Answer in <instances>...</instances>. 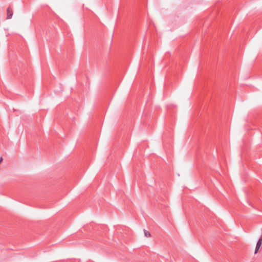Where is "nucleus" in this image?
Masks as SVG:
<instances>
[{
    "mask_svg": "<svg viewBox=\"0 0 262 262\" xmlns=\"http://www.w3.org/2000/svg\"><path fill=\"white\" fill-rule=\"evenodd\" d=\"M13 12L12 9L10 7H8L7 9V19H11L13 16Z\"/></svg>",
    "mask_w": 262,
    "mask_h": 262,
    "instance_id": "1",
    "label": "nucleus"
},
{
    "mask_svg": "<svg viewBox=\"0 0 262 262\" xmlns=\"http://www.w3.org/2000/svg\"><path fill=\"white\" fill-rule=\"evenodd\" d=\"M261 244H262V237H261L257 242V243L256 246V248H255V253H256L257 252L258 250L260 248Z\"/></svg>",
    "mask_w": 262,
    "mask_h": 262,
    "instance_id": "2",
    "label": "nucleus"
},
{
    "mask_svg": "<svg viewBox=\"0 0 262 262\" xmlns=\"http://www.w3.org/2000/svg\"><path fill=\"white\" fill-rule=\"evenodd\" d=\"M144 235H145V236L146 237H151V234L150 233V232L146 230H144Z\"/></svg>",
    "mask_w": 262,
    "mask_h": 262,
    "instance_id": "3",
    "label": "nucleus"
},
{
    "mask_svg": "<svg viewBox=\"0 0 262 262\" xmlns=\"http://www.w3.org/2000/svg\"><path fill=\"white\" fill-rule=\"evenodd\" d=\"M2 161H3V158H2V157H1L0 158V163L2 162Z\"/></svg>",
    "mask_w": 262,
    "mask_h": 262,
    "instance_id": "4",
    "label": "nucleus"
}]
</instances>
